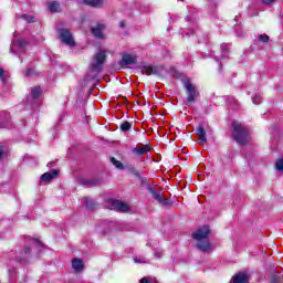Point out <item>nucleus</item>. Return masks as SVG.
Segmentation results:
<instances>
[{"label": "nucleus", "mask_w": 283, "mask_h": 283, "mask_svg": "<svg viewBox=\"0 0 283 283\" xmlns=\"http://www.w3.org/2000/svg\"><path fill=\"white\" fill-rule=\"evenodd\" d=\"M109 209L114 211H119L120 213H127L129 211V206L123 201L111 199L108 200Z\"/></svg>", "instance_id": "nucleus-7"}, {"label": "nucleus", "mask_w": 283, "mask_h": 283, "mask_svg": "<svg viewBox=\"0 0 283 283\" xmlns=\"http://www.w3.org/2000/svg\"><path fill=\"white\" fill-rule=\"evenodd\" d=\"M259 41H261L262 43H269V35L266 34H261L259 36Z\"/></svg>", "instance_id": "nucleus-31"}, {"label": "nucleus", "mask_w": 283, "mask_h": 283, "mask_svg": "<svg viewBox=\"0 0 283 283\" xmlns=\"http://www.w3.org/2000/svg\"><path fill=\"white\" fill-rule=\"evenodd\" d=\"M59 8H61V4L56 1L49 3L50 12H59Z\"/></svg>", "instance_id": "nucleus-19"}, {"label": "nucleus", "mask_w": 283, "mask_h": 283, "mask_svg": "<svg viewBox=\"0 0 283 283\" xmlns=\"http://www.w3.org/2000/svg\"><path fill=\"white\" fill-rule=\"evenodd\" d=\"M31 244L34 249H38V253L43 249V243L39 239H31Z\"/></svg>", "instance_id": "nucleus-18"}, {"label": "nucleus", "mask_w": 283, "mask_h": 283, "mask_svg": "<svg viewBox=\"0 0 283 283\" xmlns=\"http://www.w3.org/2000/svg\"><path fill=\"white\" fill-rule=\"evenodd\" d=\"M132 129V124L129 122H125L120 124V130L122 132H129Z\"/></svg>", "instance_id": "nucleus-23"}, {"label": "nucleus", "mask_w": 283, "mask_h": 283, "mask_svg": "<svg viewBox=\"0 0 283 283\" xmlns=\"http://www.w3.org/2000/svg\"><path fill=\"white\" fill-rule=\"evenodd\" d=\"M72 268L75 273H81L83 269H85V265L83 264V260L81 259H73L72 260Z\"/></svg>", "instance_id": "nucleus-12"}, {"label": "nucleus", "mask_w": 283, "mask_h": 283, "mask_svg": "<svg viewBox=\"0 0 283 283\" xmlns=\"http://www.w3.org/2000/svg\"><path fill=\"white\" fill-rule=\"evenodd\" d=\"M233 138L239 145H247L249 143V129L244 128L239 122L232 123Z\"/></svg>", "instance_id": "nucleus-3"}, {"label": "nucleus", "mask_w": 283, "mask_h": 283, "mask_svg": "<svg viewBox=\"0 0 283 283\" xmlns=\"http://www.w3.org/2000/svg\"><path fill=\"white\" fill-rule=\"evenodd\" d=\"M3 156V147L0 146V158Z\"/></svg>", "instance_id": "nucleus-37"}, {"label": "nucleus", "mask_w": 283, "mask_h": 283, "mask_svg": "<svg viewBox=\"0 0 283 283\" xmlns=\"http://www.w3.org/2000/svg\"><path fill=\"white\" fill-rule=\"evenodd\" d=\"M82 202H83V205H84V207H85L86 209H90V210L96 209V203L94 202V199H92V198H90V197H84V198L82 199Z\"/></svg>", "instance_id": "nucleus-16"}, {"label": "nucleus", "mask_w": 283, "mask_h": 283, "mask_svg": "<svg viewBox=\"0 0 283 283\" xmlns=\"http://www.w3.org/2000/svg\"><path fill=\"white\" fill-rule=\"evenodd\" d=\"M21 19H23V21H27V23H34L36 21L34 17L28 14H23Z\"/></svg>", "instance_id": "nucleus-22"}, {"label": "nucleus", "mask_w": 283, "mask_h": 283, "mask_svg": "<svg viewBox=\"0 0 283 283\" xmlns=\"http://www.w3.org/2000/svg\"><path fill=\"white\" fill-rule=\"evenodd\" d=\"M103 30H105L104 24H97L95 28L92 29V33L95 39H105V35L103 34Z\"/></svg>", "instance_id": "nucleus-11"}, {"label": "nucleus", "mask_w": 283, "mask_h": 283, "mask_svg": "<svg viewBox=\"0 0 283 283\" xmlns=\"http://www.w3.org/2000/svg\"><path fill=\"white\" fill-rule=\"evenodd\" d=\"M119 28H125V21L119 22Z\"/></svg>", "instance_id": "nucleus-36"}, {"label": "nucleus", "mask_w": 283, "mask_h": 283, "mask_svg": "<svg viewBox=\"0 0 283 283\" xmlns=\"http://www.w3.org/2000/svg\"><path fill=\"white\" fill-rule=\"evenodd\" d=\"M85 6H91V8H103L105 1L104 0H83Z\"/></svg>", "instance_id": "nucleus-13"}, {"label": "nucleus", "mask_w": 283, "mask_h": 283, "mask_svg": "<svg viewBox=\"0 0 283 283\" xmlns=\"http://www.w3.org/2000/svg\"><path fill=\"white\" fill-rule=\"evenodd\" d=\"M197 136H199V143L201 145H205V143H207V132H205V127L199 126L197 128Z\"/></svg>", "instance_id": "nucleus-14"}, {"label": "nucleus", "mask_w": 283, "mask_h": 283, "mask_svg": "<svg viewBox=\"0 0 283 283\" xmlns=\"http://www.w3.org/2000/svg\"><path fill=\"white\" fill-rule=\"evenodd\" d=\"M184 87L188 94L186 105L191 106L196 101H198V88L188 77L184 78Z\"/></svg>", "instance_id": "nucleus-4"}, {"label": "nucleus", "mask_w": 283, "mask_h": 283, "mask_svg": "<svg viewBox=\"0 0 283 283\" xmlns=\"http://www.w3.org/2000/svg\"><path fill=\"white\" fill-rule=\"evenodd\" d=\"M41 94H43V91L39 86H35L31 90V98H33V101H36Z\"/></svg>", "instance_id": "nucleus-17"}, {"label": "nucleus", "mask_w": 283, "mask_h": 283, "mask_svg": "<svg viewBox=\"0 0 283 283\" xmlns=\"http://www.w3.org/2000/svg\"><path fill=\"white\" fill-rule=\"evenodd\" d=\"M52 165H53V163H52V161H50V163L48 164V167H52Z\"/></svg>", "instance_id": "nucleus-39"}, {"label": "nucleus", "mask_w": 283, "mask_h": 283, "mask_svg": "<svg viewBox=\"0 0 283 283\" xmlns=\"http://www.w3.org/2000/svg\"><path fill=\"white\" fill-rule=\"evenodd\" d=\"M134 262L136 264H145V262H147V259H145V256H136L134 258Z\"/></svg>", "instance_id": "nucleus-25"}, {"label": "nucleus", "mask_w": 283, "mask_h": 283, "mask_svg": "<svg viewBox=\"0 0 283 283\" xmlns=\"http://www.w3.org/2000/svg\"><path fill=\"white\" fill-rule=\"evenodd\" d=\"M0 81L3 84L8 83V80L6 78V71L3 69H0Z\"/></svg>", "instance_id": "nucleus-26"}, {"label": "nucleus", "mask_w": 283, "mask_h": 283, "mask_svg": "<svg viewBox=\"0 0 283 283\" xmlns=\"http://www.w3.org/2000/svg\"><path fill=\"white\" fill-rule=\"evenodd\" d=\"M275 167H276V171H283V158L276 161Z\"/></svg>", "instance_id": "nucleus-27"}, {"label": "nucleus", "mask_w": 283, "mask_h": 283, "mask_svg": "<svg viewBox=\"0 0 283 283\" xmlns=\"http://www.w3.org/2000/svg\"><path fill=\"white\" fill-rule=\"evenodd\" d=\"M252 103L254 105H260V103H262V96L255 95L254 97H252Z\"/></svg>", "instance_id": "nucleus-28"}, {"label": "nucleus", "mask_w": 283, "mask_h": 283, "mask_svg": "<svg viewBox=\"0 0 283 283\" xmlns=\"http://www.w3.org/2000/svg\"><path fill=\"white\" fill-rule=\"evenodd\" d=\"M36 74V71L34 69L30 67L24 72V76H34Z\"/></svg>", "instance_id": "nucleus-30"}, {"label": "nucleus", "mask_w": 283, "mask_h": 283, "mask_svg": "<svg viewBox=\"0 0 283 283\" xmlns=\"http://www.w3.org/2000/svg\"><path fill=\"white\" fill-rule=\"evenodd\" d=\"M150 193L153 195L154 200L159 202V205H163L164 207H169V199L163 198V195L160 193V191L151 188Z\"/></svg>", "instance_id": "nucleus-8"}, {"label": "nucleus", "mask_w": 283, "mask_h": 283, "mask_svg": "<svg viewBox=\"0 0 283 283\" xmlns=\"http://www.w3.org/2000/svg\"><path fill=\"white\" fill-rule=\"evenodd\" d=\"M28 45V42L23 39H19V35L17 32L13 34V43L11 45V52L13 54H17V52H25V48Z\"/></svg>", "instance_id": "nucleus-6"}, {"label": "nucleus", "mask_w": 283, "mask_h": 283, "mask_svg": "<svg viewBox=\"0 0 283 283\" xmlns=\"http://www.w3.org/2000/svg\"><path fill=\"white\" fill-rule=\"evenodd\" d=\"M23 253H24V255H27V258H28V255H30V253H31V249L28 248V247H24Z\"/></svg>", "instance_id": "nucleus-33"}, {"label": "nucleus", "mask_w": 283, "mask_h": 283, "mask_svg": "<svg viewBox=\"0 0 283 283\" xmlns=\"http://www.w3.org/2000/svg\"><path fill=\"white\" fill-rule=\"evenodd\" d=\"M10 127V123L9 122H1L0 119V129H6Z\"/></svg>", "instance_id": "nucleus-32"}, {"label": "nucleus", "mask_w": 283, "mask_h": 283, "mask_svg": "<svg viewBox=\"0 0 283 283\" xmlns=\"http://www.w3.org/2000/svg\"><path fill=\"white\" fill-rule=\"evenodd\" d=\"M273 1H275V0H262V2H263L265 6H269V4L273 3Z\"/></svg>", "instance_id": "nucleus-34"}, {"label": "nucleus", "mask_w": 283, "mask_h": 283, "mask_svg": "<svg viewBox=\"0 0 283 283\" xmlns=\"http://www.w3.org/2000/svg\"><path fill=\"white\" fill-rule=\"evenodd\" d=\"M111 163L120 171H123V169H125V166L123 165V163H120L119 160H117L116 158L112 157L111 158Z\"/></svg>", "instance_id": "nucleus-20"}, {"label": "nucleus", "mask_w": 283, "mask_h": 283, "mask_svg": "<svg viewBox=\"0 0 283 283\" xmlns=\"http://www.w3.org/2000/svg\"><path fill=\"white\" fill-rule=\"evenodd\" d=\"M143 74H146V76H149L154 74V67L151 66H144L142 70Z\"/></svg>", "instance_id": "nucleus-21"}, {"label": "nucleus", "mask_w": 283, "mask_h": 283, "mask_svg": "<svg viewBox=\"0 0 283 283\" xmlns=\"http://www.w3.org/2000/svg\"><path fill=\"white\" fill-rule=\"evenodd\" d=\"M210 233L211 230H209V227L203 226L192 234L193 240L197 241V249L203 253H208V251L211 249V243L207 240Z\"/></svg>", "instance_id": "nucleus-2"}, {"label": "nucleus", "mask_w": 283, "mask_h": 283, "mask_svg": "<svg viewBox=\"0 0 283 283\" xmlns=\"http://www.w3.org/2000/svg\"><path fill=\"white\" fill-rule=\"evenodd\" d=\"M147 151H151V147H149V145H143L138 148L133 149V154H137L138 156H143L147 154Z\"/></svg>", "instance_id": "nucleus-15"}, {"label": "nucleus", "mask_w": 283, "mask_h": 283, "mask_svg": "<svg viewBox=\"0 0 283 283\" xmlns=\"http://www.w3.org/2000/svg\"><path fill=\"white\" fill-rule=\"evenodd\" d=\"M136 64V57L132 54H124L119 65H134Z\"/></svg>", "instance_id": "nucleus-10"}, {"label": "nucleus", "mask_w": 283, "mask_h": 283, "mask_svg": "<svg viewBox=\"0 0 283 283\" xmlns=\"http://www.w3.org/2000/svg\"><path fill=\"white\" fill-rule=\"evenodd\" d=\"M221 52H222L223 56H227V54H229V45L221 44Z\"/></svg>", "instance_id": "nucleus-29"}, {"label": "nucleus", "mask_w": 283, "mask_h": 283, "mask_svg": "<svg viewBox=\"0 0 283 283\" xmlns=\"http://www.w3.org/2000/svg\"><path fill=\"white\" fill-rule=\"evenodd\" d=\"M107 59V53L105 51H99L91 62L90 70L84 77L83 85H87L90 81H96L98 78V74L103 72V65L105 64V60Z\"/></svg>", "instance_id": "nucleus-1"}, {"label": "nucleus", "mask_w": 283, "mask_h": 283, "mask_svg": "<svg viewBox=\"0 0 283 283\" xmlns=\"http://www.w3.org/2000/svg\"><path fill=\"white\" fill-rule=\"evenodd\" d=\"M155 256L161 258L160 252H155Z\"/></svg>", "instance_id": "nucleus-38"}, {"label": "nucleus", "mask_w": 283, "mask_h": 283, "mask_svg": "<svg viewBox=\"0 0 283 283\" xmlns=\"http://www.w3.org/2000/svg\"><path fill=\"white\" fill-rule=\"evenodd\" d=\"M54 178H59V170L56 169H53L49 172H44L40 177V180H42V182H50V180H54Z\"/></svg>", "instance_id": "nucleus-9"}, {"label": "nucleus", "mask_w": 283, "mask_h": 283, "mask_svg": "<svg viewBox=\"0 0 283 283\" xmlns=\"http://www.w3.org/2000/svg\"><path fill=\"white\" fill-rule=\"evenodd\" d=\"M57 32L62 43H65V45H69L70 48H74V45H76L74 36L72 35V32H70V30L59 29Z\"/></svg>", "instance_id": "nucleus-5"}, {"label": "nucleus", "mask_w": 283, "mask_h": 283, "mask_svg": "<svg viewBox=\"0 0 283 283\" xmlns=\"http://www.w3.org/2000/svg\"><path fill=\"white\" fill-rule=\"evenodd\" d=\"M270 282L271 283H282V277H280V275H277V274H272L270 277Z\"/></svg>", "instance_id": "nucleus-24"}, {"label": "nucleus", "mask_w": 283, "mask_h": 283, "mask_svg": "<svg viewBox=\"0 0 283 283\" xmlns=\"http://www.w3.org/2000/svg\"><path fill=\"white\" fill-rule=\"evenodd\" d=\"M139 282H140V283H149V279L143 277Z\"/></svg>", "instance_id": "nucleus-35"}]
</instances>
